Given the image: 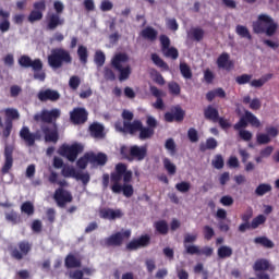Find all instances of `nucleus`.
I'll use <instances>...</instances> for the list:
<instances>
[{"mask_svg":"<svg viewBox=\"0 0 279 279\" xmlns=\"http://www.w3.org/2000/svg\"><path fill=\"white\" fill-rule=\"evenodd\" d=\"M132 170H128V165L120 162L116 165L114 171L110 174L111 191L116 195L123 193L124 197L134 195V186L132 182Z\"/></svg>","mask_w":279,"mask_h":279,"instance_id":"nucleus-1","label":"nucleus"},{"mask_svg":"<svg viewBox=\"0 0 279 279\" xmlns=\"http://www.w3.org/2000/svg\"><path fill=\"white\" fill-rule=\"evenodd\" d=\"M119 132L123 134H131L134 136L136 132H140L138 138L140 141H147L156 134V131L149 129L148 126H143V122L141 120H134L133 122H123V128H119Z\"/></svg>","mask_w":279,"mask_h":279,"instance_id":"nucleus-2","label":"nucleus"},{"mask_svg":"<svg viewBox=\"0 0 279 279\" xmlns=\"http://www.w3.org/2000/svg\"><path fill=\"white\" fill-rule=\"evenodd\" d=\"M73 57L64 48H53L48 56V65L50 69H62L64 64H72Z\"/></svg>","mask_w":279,"mask_h":279,"instance_id":"nucleus-3","label":"nucleus"},{"mask_svg":"<svg viewBox=\"0 0 279 279\" xmlns=\"http://www.w3.org/2000/svg\"><path fill=\"white\" fill-rule=\"evenodd\" d=\"M254 34H266V36H275L278 32V23L267 14L258 15V20L253 23Z\"/></svg>","mask_w":279,"mask_h":279,"instance_id":"nucleus-4","label":"nucleus"},{"mask_svg":"<svg viewBox=\"0 0 279 279\" xmlns=\"http://www.w3.org/2000/svg\"><path fill=\"white\" fill-rule=\"evenodd\" d=\"M19 64L22 69H32L34 71L35 80H39L40 82H45L46 74L43 71V61L40 59H34L27 54H23L19 58Z\"/></svg>","mask_w":279,"mask_h":279,"instance_id":"nucleus-5","label":"nucleus"},{"mask_svg":"<svg viewBox=\"0 0 279 279\" xmlns=\"http://www.w3.org/2000/svg\"><path fill=\"white\" fill-rule=\"evenodd\" d=\"M130 58L125 53H118L111 59V66L116 69L120 73L119 81L125 82V80H130V75H132V68L126 65L123 68V64L128 62Z\"/></svg>","mask_w":279,"mask_h":279,"instance_id":"nucleus-6","label":"nucleus"},{"mask_svg":"<svg viewBox=\"0 0 279 279\" xmlns=\"http://www.w3.org/2000/svg\"><path fill=\"white\" fill-rule=\"evenodd\" d=\"M253 271H255L257 279H271L269 274L265 271H270V274H274L276 271V266L271 265L269 259L258 258L253 265Z\"/></svg>","mask_w":279,"mask_h":279,"instance_id":"nucleus-7","label":"nucleus"},{"mask_svg":"<svg viewBox=\"0 0 279 279\" xmlns=\"http://www.w3.org/2000/svg\"><path fill=\"white\" fill-rule=\"evenodd\" d=\"M247 125H252V128H260V120L252 111H245L244 116L240 118V120L233 125V129L239 132L241 130H245Z\"/></svg>","mask_w":279,"mask_h":279,"instance_id":"nucleus-8","label":"nucleus"},{"mask_svg":"<svg viewBox=\"0 0 279 279\" xmlns=\"http://www.w3.org/2000/svg\"><path fill=\"white\" fill-rule=\"evenodd\" d=\"M84 151V146L81 144L63 145L59 149L60 156L66 158L70 162H75L77 156Z\"/></svg>","mask_w":279,"mask_h":279,"instance_id":"nucleus-9","label":"nucleus"},{"mask_svg":"<svg viewBox=\"0 0 279 279\" xmlns=\"http://www.w3.org/2000/svg\"><path fill=\"white\" fill-rule=\"evenodd\" d=\"M32 247L33 245L29 241H20L17 243V246L11 250V258H13L14 260H23L25 256L29 255V252H32Z\"/></svg>","mask_w":279,"mask_h":279,"instance_id":"nucleus-10","label":"nucleus"},{"mask_svg":"<svg viewBox=\"0 0 279 279\" xmlns=\"http://www.w3.org/2000/svg\"><path fill=\"white\" fill-rule=\"evenodd\" d=\"M60 109H51L50 111L47 109L41 110V112L36 113L33 119L36 123H53L60 119Z\"/></svg>","mask_w":279,"mask_h":279,"instance_id":"nucleus-11","label":"nucleus"},{"mask_svg":"<svg viewBox=\"0 0 279 279\" xmlns=\"http://www.w3.org/2000/svg\"><path fill=\"white\" fill-rule=\"evenodd\" d=\"M4 163L1 168L2 175H8L14 167V145L13 144H5L4 145Z\"/></svg>","mask_w":279,"mask_h":279,"instance_id":"nucleus-12","label":"nucleus"},{"mask_svg":"<svg viewBox=\"0 0 279 279\" xmlns=\"http://www.w3.org/2000/svg\"><path fill=\"white\" fill-rule=\"evenodd\" d=\"M132 231L125 230L124 232H116L105 239V245L107 247H121L123 245V239H130Z\"/></svg>","mask_w":279,"mask_h":279,"instance_id":"nucleus-13","label":"nucleus"},{"mask_svg":"<svg viewBox=\"0 0 279 279\" xmlns=\"http://www.w3.org/2000/svg\"><path fill=\"white\" fill-rule=\"evenodd\" d=\"M53 199L59 208H65L66 204L73 202V194L64 187H59L54 191Z\"/></svg>","mask_w":279,"mask_h":279,"instance_id":"nucleus-14","label":"nucleus"},{"mask_svg":"<svg viewBox=\"0 0 279 279\" xmlns=\"http://www.w3.org/2000/svg\"><path fill=\"white\" fill-rule=\"evenodd\" d=\"M149 245H151V235L146 233L129 242L126 244V250H129L130 252H136V250L149 247Z\"/></svg>","mask_w":279,"mask_h":279,"instance_id":"nucleus-15","label":"nucleus"},{"mask_svg":"<svg viewBox=\"0 0 279 279\" xmlns=\"http://www.w3.org/2000/svg\"><path fill=\"white\" fill-rule=\"evenodd\" d=\"M186 116V112L180 105H177L171 108V111H168L163 114V119L166 123H173L175 121L177 123H182L184 121V117Z\"/></svg>","mask_w":279,"mask_h":279,"instance_id":"nucleus-16","label":"nucleus"},{"mask_svg":"<svg viewBox=\"0 0 279 279\" xmlns=\"http://www.w3.org/2000/svg\"><path fill=\"white\" fill-rule=\"evenodd\" d=\"M130 161L136 160L137 162H142L145 158H147V146H138L133 145L129 148V154L125 156Z\"/></svg>","mask_w":279,"mask_h":279,"instance_id":"nucleus-17","label":"nucleus"},{"mask_svg":"<svg viewBox=\"0 0 279 279\" xmlns=\"http://www.w3.org/2000/svg\"><path fill=\"white\" fill-rule=\"evenodd\" d=\"M64 23V17L58 13H48L46 15V29L48 32H56V29H58V27H62Z\"/></svg>","mask_w":279,"mask_h":279,"instance_id":"nucleus-18","label":"nucleus"},{"mask_svg":"<svg viewBox=\"0 0 279 279\" xmlns=\"http://www.w3.org/2000/svg\"><path fill=\"white\" fill-rule=\"evenodd\" d=\"M70 121L74 125H82L88 121V111L85 108L76 107L70 112Z\"/></svg>","mask_w":279,"mask_h":279,"instance_id":"nucleus-19","label":"nucleus"},{"mask_svg":"<svg viewBox=\"0 0 279 279\" xmlns=\"http://www.w3.org/2000/svg\"><path fill=\"white\" fill-rule=\"evenodd\" d=\"M40 130L45 136L46 143H58L60 134L58 133V126L54 124L53 128L43 124Z\"/></svg>","mask_w":279,"mask_h":279,"instance_id":"nucleus-20","label":"nucleus"},{"mask_svg":"<svg viewBox=\"0 0 279 279\" xmlns=\"http://www.w3.org/2000/svg\"><path fill=\"white\" fill-rule=\"evenodd\" d=\"M149 92L153 97H156V101L153 104V107L156 110H165V100H162V97L166 96L165 92H162V89H159L155 85L149 86Z\"/></svg>","mask_w":279,"mask_h":279,"instance_id":"nucleus-21","label":"nucleus"},{"mask_svg":"<svg viewBox=\"0 0 279 279\" xmlns=\"http://www.w3.org/2000/svg\"><path fill=\"white\" fill-rule=\"evenodd\" d=\"M218 69H223L225 71H232L234 69V61L230 59V53L222 52L216 60Z\"/></svg>","mask_w":279,"mask_h":279,"instance_id":"nucleus-22","label":"nucleus"},{"mask_svg":"<svg viewBox=\"0 0 279 279\" xmlns=\"http://www.w3.org/2000/svg\"><path fill=\"white\" fill-rule=\"evenodd\" d=\"M99 217L100 219L114 221V219H121V217H123V211H121V209L102 208L99 211Z\"/></svg>","mask_w":279,"mask_h":279,"instance_id":"nucleus-23","label":"nucleus"},{"mask_svg":"<svg viewBox=\"0 0 279 279\" xmlns=\"http://www.w3.org/2000/svg\"><path fill=\"white\" fill-rule=\"evenodd\" d=\"M37 97L39 101H58V99H60V93H58V90L48 88L45 90H40L37 94Z\"/></svg>","mask_w":279,"mask_h":279,"instance_id":"nucleus-24","label":"nucleus"},{"mask_svg":"<svg viewBox=\"0 0 279 279\" xmlns=\"http://www.w3.org/2000/svg\"><path fill=\"white\" fill-rule=\"evenodd\" d=\"M20 138H22L28 147H34V145H36V134L32 133L27 126L21 129Z\"/></svg>","mask_w":279,"mask_h":279,"instance_id":"nucleus-25","label":"nucleus"},{"mask_svg":"<svg viewBox=\"0 0 279 279\" xmlns=\"http://www.w3.org/2000/svg\"><path fill=\"white\" fill-rule=\"evenodd\" d=\"M213 247L205 246L203 250L199 248V246H186V254H190V256H213Z\"/></svg>","mask_w":279,"mask_h":279,"instance_id":"nucleus-26","label":"nucleus"},{"mask_svg":"<svg viewBox=\"0 0 279 279\" xmlns=\"http://www.w3.org/2000/svg\"><path fill=\"white\" fill-rule=\"evenodd\" d=\"M89 162L90 165H98L99 167H104L106 162H108V155L104 153H89Z\"/></svg>","mask_w":279,"mask_h":279,"instance_id":"nucleus-27","label":"nucleus"},{"mask_svg":"<svg viewBox=\"0 0 279 279\" xmlns=\"http://www.w3.org/2000/svg\"><path fill=\"white\" fill-rule=\"evenodd\" d=\"M204 117L207 119V121L217 123V121H219V110L209 105L206 109H204Z\"/></svg>","mask_w":279,"mask_h":279,"instance_id":"nucleus-28","label":"nucleus"},{"mask_svg":"<svg viewBox=\"0 0 279 279\" xmlns=\"http://www.w3.org/2000/svg\"><path fill=\"white\" fill-rule=\"evenodd\" d=\"M242 104H244V106L248 105V108L251 110H260V108L263 106L259 98L252 99V97H250V95L243 97Z\"/></svg>","mask_w":279,"mask_h":279,"instance_id":"nucleus-29","label":"nucleus"},{"mask_svg":"<svg viewBox=\"0 0 279 279\" xmlns=\"http://www.w3.org/2000/svg\"><path fill=\"white\" fill-rule=\"evenodd\" d=\"M142 38H145V40H150V43H154L156 38H158V31H156L151 26H147L141 32Z\"/></svg>","mask_w":279,"mask_h":279,"instance_id":"nucleus-30","label":"nucleus"},{"mask_svg":"<svg viewBox=\"0 0 279 279\" xmlns=\"http://www.w3.org/2000/svg\"><path fill=\"white\" fill-rule=\"evenodd\" d=\"M65 267L68 269H75L77 267H82V260L77 259V257H75V255L69 254L65 257Z\"/></svg>","mask_w":279,"mask_h":279,"instance_id":"nucleus-31","label":"nucleus"},{"mask_svg":"<svg viewBox=\"0 0 279 279\" xmlns=\"http://www.w3.org/2000/svg\"><path fill=\"white\" fill-rule=\"evenodd\" d=\"M154 228L158 234H161L162 236H166V234H169V225L167 223V220H158L154 223Z\"/></svg>","mask_w":279,"mask_h":279,"instance_id":"nucleus-32","label":"nucleus"},{"mask_svg":"<svg viewBox=\"0 0 279 279\" xmlns=\"http://www.w3.org/2000/svg\"><path fill=\"white\" fill-rule=\"evenodd\" d=\"M89 132L94 138H104V125L100 123L90 124Z\"/></svg>","mask_w":279,"mask_h":279,"instance_id":"nucleus-33","label":"nucleus"},{"mask_svg":"<svg viewBox=\"0 0 279 279\" xmlns=\"http://www.w3.org/2000/svg\"><path fill=\"white\" fill-rule=\"evenodd\" d=\"M272 77L274 74H266L262 76L259 80L251 81L250 84L253 88H263V86H265V84H267V82H269V80H271Z\"/></svg>","mask_w":279,"mask_h":279,"instance_id":"nucleus-34","label":"nucleus"},{"mask_svg":"<svg viewBox=\"0 0 279 279\" xmlns=\"http://www.w3.org/2000/svg\"><path fill=\"white\" fill-rule=\"evenodd\" d=\"M4 114L7 118L5 121H10V123H13V121L21 119V113H19V110L14 108H7L4 110Z\"/></svg>","mask_w":279,"mask_h":279,"instance_id":"nucleus-35","label":"nucleus"},{"mask_svg":"<svg viewBox=\"0 0 279 279\" xmlns=\"http://www.w3.org/2000/svg\"><path fill=\"white\" fill-rule=\"evenodd\" d=\"M218 143L217 140H215V137H209L206 140V143H202L199 145V150L201 151H207V149H217Z\"/></svg>","mask_w":279,"mask_h":279,"instance_id":"nucleus-36","label":"nucleus"},{"mask_svg":"<svg viewBox=\"0 0 279 279\" xmlns=\"http://www.w3.org/2000/svg\"><path fill=\"white\" fill-rule=\"evenodd\" d=\"M254 243L262 245L263 247H267L268 250H271L275 246L274 242L267 236H257L254 239Z\"/></svg>","mask_w":279,"mask_h":279,"instance_id":"nucleus-37","label":"nucleus"},{"mask_svg":"<svg viewBox=\"0 0 279 279\" xmlns=\"http://www.w3.org/2000/svg\"><path fill=\"white\" fill-rule=\"evenodd\" d=\"M76 53L82 64L88 63V48H86V46H78Z\"/></svg>","mask_w":279,"mask_h":279,"instance_id":"nucleus-38","label":"nucleus"},{"mask_svg":"<svg viewBox=\"0 0 279 279\" xmlns=\"http://www.w3.org/2000/svg\"><path fill=\"white\" fill-rule=\"evenodd\" d=\"M235 34H238V36H240L241 38H246V40H252V34L250 33V29H247V26L236 25Z\"/></svg>","mask_w":279,"mask_h":279,"instance_id":"nucleus-39","label":"nucleus"},{"mask_svg":"<svg viewBox=\"0 0 279 279\" xmlns=\"http://www.w3.org/2000/svg\"><path fill=\"white\" fill-rule=\"evenodd\" d=\"M151 60L154 64H156V66H158L159 69H162L163 71H169V64H167V62H165V60H162L160 56L153 53Z\"/></svg>","mask_w":279,"mask_h":279,"instance_id":"nucleus-40","label":"nucleus"},{"mask_svg":"<svg viewBox=\"0 0 279 279\" xmlns=\"http://www.w3.org/2000/svg\"><path fill=\"white\" fill-rule=\"evenodd\" d=\"M204 28L195 27L192 28L190 36H192L193 40H196V43H202L204 40Z\"/></svg>","mask_w":279,"mask_h":279,"instance_id":"nucleus-41","label":"nucleus"},{"mask_svg":"<svg viewBox=\"0 0 279 279\" xmlns=\"http://www.w3.org/2000/svg\"><path fill=\"white\" fill-rule=\"evenodd\" d=\"M163 167L166 171L168 172V175H175L178 168L173 162H171V159L163 158Z\"/></svg>","mask_w":279,"mask_h":279,"instance_id":"nucleus-42","label":"nucleus"},{"mask_svg":"<svg viewBox=\"0 0 279 279\" xmlns=\"http://www.w3.org/2000/svg\"><path fill=\"white\" fill-rule=\"evenodd\" d=\"M267 221V217L265 215L260 214L253 218L251 221L252 230H256L259 226H264V223Z\"/></svg>","mask_w":279,"mask_h":279,"instance_id":"nucleus-43","label":"nucleus"},{"mask_svg":"<svg viewBox=\"0 0 279 279\" xmlns=\"http://www.w3.org/2000/svg\"><path fill=\"white\" fill-rule=\"evenodd\" d=\"M180 73L185 80H191L193 77V72L191 71V66L186 63H180L179 65Z\"/></svg>","mask_w":279,"mask_h":279,"instance_id":"nucleus-44","label":"nucleus"},{"mask_svg":"<svg viewBox=\"0 0 279 279\" xmlns=\"http://www.w3.org/2000/svg\"><path fill=\"white\" fill-rule=\"evenodd\" d=\"M94 62L98 68L104 66L106 64V54L101 50H97L94 56Z\"/></svg>","mask_w":279,"mask_h":279,"instance_id":"nucleus-45","label":"nucleus"},{"mask_svg":"<svg viewBox=\"0 0 279 279\" xmlns=\"http://www.w3.org/2000/svg\"><path fill=\"white\" fill-rule=\"evenodd\" d=\"M163 56L166 58H171V60H178V58L180 57V52L178 51V48L175 47H170L166 50H161Z\"/></svg>","mask_w":279,"mask_h":279,"instance_id":"nucleus-46","label":"nucleus"},{"mask_svg":"<svg viewBox=\"0 0 279 279\" xmlns=\"http://www.w3.org/2000/svg\"><path fill=\"white\" fill-rule=\"evenodd\" d=\"M5 219L13 226H16V223H21V216L14 210L5 214Z\"/></svg>","mask_w":279,"mask_h":279,"instance_id":"nucleus-47","label":"nucleus"},{"mask_svg":"<svg viewBox=\"0 0 279 279\" xmlns=\"http://www.w3.org/2000/svg\"><path fill=\"white\" fill-rule=\"evenodd\" d=\"M271 191V185L267 183L259 184L255 190V195H258V197H263V195H266V193H269Z\"/></svg>","mask_w":279,"mask_h":279,"instance_id":"nucleus-48","label":"nucleus"},{"mask_svg":"<svg viewBox=\"0 0 279 279\" xmlns=\"http://www.w3.org/2000/svg\"><path fill=\"white\" fill-rule=\"evenodd\" d=\"M195 241H197V234L186 233L184 235L183 245H184L185 254H186V247L195 246L194 244L189 245V243H195Z\"/></svg>","mask_w":279,"mask_h":279,"instance_id":"nucleus-49","label":"nucleus"},{"mask_svg":"<svg viewBox=\"0 0 279 279\" xmlns=\"http://www.w3.org/2000/svg\"><path fill=\"white\" fill-rule=\"evenodd\" d=\"M174 189L179 192V193H189V191H191V182L189 181H182L175 184Z\"/></svg>","mask_w":279,"mask_h":279,"instance_id":"nucleus-50","label":"nucleus"},{"mask_svg":"<svg viewBox=\"0 0 279 279\" xmlns=\"http://www.w3.org/2000/svg\"><path fill=\"white\" fill-rule=\"evenodd\" d=\"M88 162H90V153H86L83 157L78 158L76 166L78 169H86V167H88Z\"/></svg>","mask_w":279,"mask_h":279,"instance_id":"nucleus-51","label":"nucleus"},{"mask_svg":"<svg viewBox=\"0 0 279 279\" xmlns=\"http://www.w3.org/2000/svg\"><path fill=\"white\" fill-rule=\"evenodd\" d=\"M203 235L205 241H213L215 236V229L208 225L203 227Z\"/></svg>","mask_w":279,"mask_h":279,"instance_id":"nucleus-52","label":"nucleus"},{"mask_svg":"<svg viewBox=\"0 0 279 279\" xmlns=\"http://www.w3.org/2000/svg\"><path fill=\"white\" fill-rule=\"evenodd\" d=\"M218 256L220 258H230L232 256V247L222 245L218 248Z\"/></svg>","mask_w":279,"mask_h":279,"instance_id":"nucleus-53","label":"nucleus"},{"mask_svg":"<svg viewBox=\"0 0 279 279\" xmlns=\"http://www.w3.org/2000/svg\"><path fill=\"white\" fill-rule=\"evenodd\" d=\"M235 82H236V84H239V86H243L245 84H251L252 75L251 74L239 75L235 77Z\"/></svg>","mask_w":279,"mask_h":279,"instance_id":"nucleus-54","label":"nucleus"},{"mask_svg":"<svg viewBox=\"0 0 279 279\" xmlns=\"http://www.w3.org/2000/svg\"><path fill=\"white\" fill-rule=\"evenodd\" d=\"M61 174L63 175V178H74L77 175V171L75 170V168L72 167H63V169L61 170Z\"/></svg>","mask_w":279,"mask_h":279,"instance_id":"nucleus-55","label":"nucleus"},{"mask_svg":"<svg viewBox=\"0 0 279 279\" xmlns=\"http://www.w3.org/2000/svg\"><path fill=\"white\" fill-rule=\"evenodd\" d=\"M168 90H169L170 95H174L175 97H178V95H180V93H182V89L180 88V84H178L177 82L169 83Z\"/></svg>","mask_w":279,"mask_h":279,"instance_id":"nucleus-56","label":"nucleus"},{"mask_svg":"<svg viewBox=\"0 0 279 279\" xmlns=\"http://www.w3.org/2000/svg\"><path fill=\"white\" fill-rule=\"evenodd\" d=\"M28 23H36V21H43V12L40 11H31L28 17Z\"/></svg>","mask_w":279,"mask_h":279,"instance_id":"nucleus-57","label":"nucleus"},{"mask_svg":"<svg viewBox=\"0 0 279 279\" xmlns=\"http://www.w3.org/2000/svg\"><path fill=\"white\" fill-rule=\"evenodd\" d=\"M22 213H25V215L32 216L34 215V204L32 202H25L21 206Z\"/></svg>","mask_w":279,"mask_h":279,"instance_id":"nucleus-58","label":"nucleus"},{"mask_svg":"<svg viewBox=\"0 0 279 279\" xmlns=\"http://www.w3.org/2000/svg\"><path fill=\"white\" fill-rule=\"evenodd\" d=\"M74 180H80L84 184V186H86L88 182H90V174L88 172H76V177L74 178Z\"/></svg>","mask_w":279,"mask_h":279,"instance_id":"nucleus-59","label":"nucleus"},{"mask_svg":"<svg viewBox=\"0 0 279 279\" xmlns=\"http://www.w3.org/2000/svg\"><path fill=\"white\" fill-rule=\"evenodd\" d=\"M104 77L108 82H114V80H117V75L114 74V71H112V69L108 66L104 68Z\"/></svg>","mask_w":279,"mask_h":279,"instance_id":"nucleus-60","label":"nucleus"},{"mask_svg":"<svg viewBox=\"0 0 279 279\" xmlns=\"http://www.w3.org/2000/svg\"><path fill=\"white\" fill-rule=\"evenodd\" d=\"M257 145H269L271 137L265 133H259L256 135Z\"/></svg>","mask_w":279,"mask_h":279,"instance_id":"nucleus-61","label":"nucleus"},{"mask_svg":"<svg viewBox=\"0 0 279 279\" xmlns=\"http://www.w3.org/2000/svg\"><path fill=\"white\" fill-rule=\"evenodd\" d=\"M165 148L171 154V156H175V141L173 138H168L165 144Z\"/></svg>","mask_w":279,"mask_h":279,"instance_id":"nucleus-62","label":"nucleus"},{"mask_svg":"<svg viewBox=\"0 0 279 279\" xmlns=\"http://www.w3.org/2000/svg\"><path fill=\"white\" fill-rule=\"evenodd\" d=\"M187 137L191 143H197V141H199V135L197 133V130H195V128L189 129Z\"/></svg>","mask_w":279,"mask_h":279,"instance_id":"nucleus-63","label":"nucleus"},{"mask_svg":"<svg viewBox=\"0 0 279 279\" xmlns=\"http://www.w3.org/2000/svg\"><path fill=\"white\" fill-rule=\"evenodd\" d=\"M112 8H114V4L110 0H102L100 2L99 9L101 12H110V10H112Z\"/></svg>","mask_w":279,"mask_h":279,"instance_id":"nucleus-64","label":"nucleus"}]
</instances>
